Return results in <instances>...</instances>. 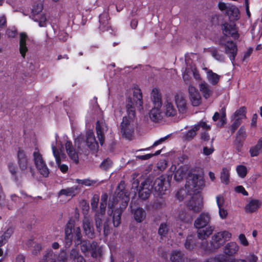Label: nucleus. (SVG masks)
I'll list each match as a JSON object with an SVG mask.
<instances>
[{
	"instance_id": "nucleus-6",
	"label": "nucleus",
	"mask_w": 262,
	"mask_h": 262,
	"mask_svg": "<svg viewBox=\"0 0 262 262\" xmlns=\"http://www.w3.org/2000/svg\"><path fill=\"white\" fill-rule=\"evenodd\" d=\"M220 45L224 47L225 53L228 55L233 65L237 54V47L232 41H226L224 37L220 40Z\"/></svg>"
},
{
	"instance_id": "nucleus-35",
	"label": "nucleus",
	"mask_w": 262,
	"mask_h": 262,
	"mask_svg": "<svg viewBox=\"0 0 262 262\" xmlns=\"http://www.w3.org/2000/svg\"><path fill=\"white\" fill-rule=\"evenodd\" d=\"M78 189V186H73L66 189H62L59 192L58 195H65L66 196L73 197L76 195Z\"/></svg>"
},
{
	"instance_id": "nucleus-53",
	"label": "nucleus",
	"mask_w": 262,
	"mask_h": 262,
	"mask_svg": "<svg viewBox=\"0 0 262 262\" xmlns=\"http://www.w3.org/2000/svg\"><path fill=\"white\" fill-rule=\"evenodd\" d=\"M213 142V139H211L210 141V146L208 147L207 146H204L203 148V154L205 156H209L212 154L214 151V149L212 146V144Z\"/></svg>"
},
{
	"instance_id": "nucleus-3",
	"label": "nucleus",
	"mask_w": 262,
	"mask_h": 262,
	"mask_svg": "<svg viewBox=\"0 0 262 262\" xmlns=\"http://www.w3.org/2000/svg\"><path fill=\"white\" fill-rule=\"evenodd\" d=\"M33 160L39 173L45 178L48 177L50 173L49 169L43 158L42 154L37 148H36L33 153Z\"/></svg>"
},
{
	"instance_id": "nucleus-18",
	"label": "nucleus",
	"mask_w": 262,
	"mask_h": 262,
	"mask_svg": "<svg viewBox=\"0 0 262 262\" xmlns=\"http://www.w3.org/2000/svg\"><path fill=\"white\" fill-rule=\"evenodd\" d=\"M165 179L163 176L156 179L152 186L155 191L158 193L159 195H162L166 190V186L165 185Z\"/></svg>"
},
{
	"instance_id": "nucleus-61",
	"label": "nucleus",
	"mask_w": 262,
	"mask_h": 262,
	"mask_svg": "<svg viewBox=\"0 0 262 262\" xmlns=\"http://www.w3.org/2000/svg\"><path fill=\"white\" fill-rule=\"evenodd\" d=\"M230 4H227L224 2H219L218 4V7L219 9L222 11H225V14L228 10V8L231 6Z\"/></svg>"
},
{
	"instance_id": "nucleus-55",
	"label": "nucleus",
	"mask_w": 262,
	"mask_h": 262,
	"mask_svg": "<svg viewBox=\"0 0 262 262\" xmlns=\"http://www.w3.org/2000/svg\"><path fill=\"white\" fill-rule=\"evenodd\" d=\"M52 149L53 155L56 160V163L57 164H59V163L61 162V159H60V155H59V152L57 148L53 144L52 145Z\"/></svg>"
},
{
	"instance_id": "nucleus-9",
	"label": "nucleus",
	"mask_w": 262,
	"mask_h": 262,
	"mask_svg": "<svg viewBox=\"0 0 262 262\" xmlns=\"http://www.w3.org/2000/svg\"><path fill=\"white\" fill-rule=\"evenodd\" d=\"M26 32H20L19 34V51L23 58H25L26 54L28 51L29 43L33 42Z\"/></svg>"
},
{
	"instance_id": "nucleus-62",
	"label": "nucleus",
	"mask_w": 262,
	"mask_h": 262,
	"mask_svg": "<svg viewBox=\"0 0 262 262\" xmlns=\"http://www.w3.org/2000/svg\"><path fill=\"white\" fill-rule=\"evenodd\" d=\"M219 214L221 219H225L228 215V211L224 207L219 208Z\"/></svg>"
},
{
	"instance_id": "nucleus-40",
	"label": "nucleus",
	"mask_w": 262,
	"mask_h": 262,
	"mask_svg": "<svg viewBox=\"0 0 262 262\" xmlns=\"http://www.w3.org/2000/svg\"><path fill=\"white\" fill-rule=\"evenodd\" d=\"M74 241L76 245H79L81 243L82 234L81 233V229L80 227H76L74 229L73 231Z\"/></svg>"
},
{
	"instance_id": "nucleus-15",
	"label": "nucleus",
	"mask_w": 262,
	"mask_h": 262,
	"mask_svg": "<svg viewBox=\"0 0 262 262\" xmlns=\"http://www.w3.org/2000/svg\"><path fill=\"white\" fill-rule=\"evenodd\" d=\"M152 185L149 180H145L142 182L139 189V196L142 200L147 199L150 195Z\"/></svg>"
},
{
	"instance_id": "nucleus-43",
	"label": "nucleus",
	"mask_w": 262,
	"mask_h": 262,
	"mask_svg": "<svg viewBox=\"0 0 262 262\" xmlns=\"http://www.w3.org/2000/svg\"><path fill=\"white\" fill-rule=\"evenodd\" d=\"M195 245V238L192 235L188 236L186 240L184 246L186 249L191 250L193 249Z\"/></svg>"
},
{
	"instance_id": "nucleus-34",
	"label": "nucleus",
	"mask_w": 262,
	"mask_h": 262,
	"mask_svg": "<svg viewBox=\"0 0 262 262\" xmlns=\"http://www.w3.org/2000/svg\"><path fill=\"white\" fill-rule=\"evenodd\" d=\"M239 13L238 8L234 6L231 5L225 14L227 15L231 21H232L238 19Z\"/></svg>"
},
{
	"instance_id": "nucleus-60",
	"label": "nucleus",
	"mask_w": 262,
	"mask_h": 262,
	"mask_svg": "<svg viewBox=\"0 0 262 262\" xmlns=\"http://www.w3.org/2000/svg\"><path fill=\"white\" fill-rule=\"evenodd\" d=\"M81 255L79 254L77 249L73 248L70 251V258L73 260H76Z\"/></svg>"
},
{
	"instance_id": "nucleus-44",
	"label": "nucleus",
	"mask_w": 262,
	"mask_h": 262,
	"mask_svg": "<svg viewBox=\"0 0 262 262\" xmlns=\"http://www.w3.org/2000/svg\"><path fill=\"white\" fill-rule=\"evenodd\" d=\"M33 19L34 21L38 22L39 27H45L46 26L47 18L43 13L39 14L38 16H35Z\"/></svg>"
},
{
	"instance_id": "nucleus-41",
	"label": "nucleus",
	"mask_w": 262,
	"mask_h": 262,
	"mask_svg": "<svg viewBox=\"0 0 262 262\" xmlns=\"http://www.w3.org/2000/svg\"><path fill=\"white\" fill-rule=\"evenodd\" d=\"M246 138L247 133L246 129L244 126H242L239 128L236 134L235 140L244 142Z\"/></svg>"
},
{
	"instance_id": "nucleus-31",
	"label": "nucleus",
	"mask_w": 262,
	"mask_h": 262,
	"mask_svg": "<svg viewBox=\"0 0 262 262\" xmlns=\"http://www.w3.org/2000/svg\"><path fill=\"white\" fill-rule=\"evenodd\" d=\"M151 99L154 106L161 107V96L158 90L156 88L154 89L151 93Z\"/></svg>"
},
{
	"instance_id": "nucleus-48",
	"label": "nucleus",
	"mask_w": 262,
	"mask_h": 262,
	"mask_svg": "<svg viewBox=\"0 0 262 262\" xmlns=\"http://www.w3.org/2000/svg\"><path fill=\"white\" fill-rule=\"evenodd\" d=\"M236 172L238 176L242 178H244L247 173V169L245 166L238 165L236 168Z\"/></svg>"
},
{
	"instance_id": "nucleus-16",
	"label": "nucleus",
	"mask_w": 262,
	"mask_h": 262,
	"mask_svg": "<svg viewBox=\"0 0 262 262\" xmlns=\"http://www.w3.org/2000/svg\"><path fill=\"white\" fill-rule=\"evenodd\" d=\"M190 100L193 106H199L201 103V97L198 90L193 86L190 85L188 88Z\"/></svg>"
},
{
	"instance_id": "nucleus-52",
	"label": "nucleus",
	"mask_w": 262,
	"mask_h": 262,
	"mask_svg": "<svg viewBox=\"0 0 262 262\" xmlns=\"http://www.w3.org/2000/svg\"><path fill=\"white\" fill-rule=\"evenodd\" d=\"M186 172L182 168H179L175 172L174 178L177 181H181L185 177Z\"/></svg>"
},
{
	"instance_id": "nucleus-54",
	"label": "nucleus",
	"mask_w": 262,
	"mask_h": 262,
	"mask_svg": "<svg viewBox=\"0 0 262 262\" xmlns=\"http://www.w3.org/2000/svg\"><path fill=\"white\" fill-rule=\"evenodd\" d=\"M220 116L221 120L220 123L217 125L223 126L226 123V108L223 107L220 110Z\"/></svg>"
},
{
	"instance_id": "nucleus-27",
	"label": "nucleus",
	"mask_w": 262,
	"mask_h": 262,
	"mask_svg": "<svg viewBox=\"0 0 262 262\" xmlns=\"http://www.w3.org/2000/svg\"><path fill=\"white\" fill-rule=\"evenodd\" d=\"M74 221L70 220L67 224L65 227V238L67 242L71 243L72 241V234L74 230Z\"/></svg>"
},
{
	"instance_id": "nucleus-21",
	"label": "nucleus",
	"mask_w": 262,
	"mask_h": 262,
	"mask_svg": "<svg viewBox=\"0 0 262 262\" xmlns=\"http://www.w3.org/2000/svg\"><path fill=\"white\" fill-rule=\"evenodd\" d=\"M83 229L85 234L90 238L94 236V229L92 222L88 217H85L83 220Z\"/></svg>"
},
{
	"instance_id": "nucleus-63",
	"label": "nucleus",
	"mask_w": 262,
	"mask_h": 262,
	"mask_svg": "<svg viewBox=\"0 0 262 262\" xmlns=\"http://www.w3.org/2000/svg\"><path fill=\"white\" fill-rule=\"evenodd\" d=\"M218 262H233V258H230L224 255H217Z\"/></svg>"
},
{
	"instance_id": "nucleus-30",
	"label": "nucleus",
	"mask_w": 262,
	"mask_h": 262,
	"mask_svg": "<svg viewBox=\"0 0 262 262\" xmlns=\"http://www.w3.org/2000/svg\"><path fill=\"white\" fill-rule=\"evenodd\" d=\"M206 71V77L208 81L213 85L217 84L220 80V76L215 73H214L211 70H208L207 68L204 69Z\"/></svg>"
},
{
	"instance_id": "nucleus-57",
	"label": "nucleus",
	"mask_w": 262,
	"mask_h": 262,
	"mask_svg": "<svg viewBox=\"0 0 262 262\" xmlns=\"http://www.w3.org/2000/svg\"><path fill=\"white\" fill-rule=\"evenodd\" d=\"M261 150V149L259 147L255 145L250 148L249 152L251 157H256L259 154Z\"/></svg>"
},
{
	"instance_id": "nucleus-49",
	"label": "nucleus",
	"mask_w": 262,
	"mask_h": 262,
	"mask_svg": "<svg viewBox=\"0 0 262 262\" xmlns=\"http://www.w3.org/2000/svg\"><path fill=\"white\" fill-rule=\"evenodd\" d=\"M212 56L217 60L223 62L225 61V57L224 55L219 53L217 50L213 49L210 51Z\"/></svg>"
},
{
	"instance_id": "nucleus-10",
	"label": "nucleus",
	"mask_w": 262,
	"mask_h": 262,
	"mask_svg": "<svg viewBox=\"0 0 262 262\" xmlns=\"http://www.w3.org/2000/svg\"><path fill=\"white\" fill-rule=\"evenodd\" d=\"M48 260L50 262H67V255L64 250H61L60 253L57 254L54 252L52 250L49 249L47 250L44 255Z\"/></svg>"
},
{
	"instance_id": "nucleus-59",
	"label": "nucleus",
	"mask_w": 262,
	"mask_h": 262,
	"mask_svg": "<svg viewBox=\"0 0 262 262\" xmlns=\"http://www.w3.org/2000/svg\"><path fill=\"white\" fill-rule=\"evenodd\" d=\"M81 245V250L82 252L84 253L90 250V244L89 242L86 241H82L80 243Z\"/></svg>"
},
{
	"instance_id": "nucleus-23",
	"label": "nucleus",
	"mask_w": 262,
	"mask_h": 262,
	"mask_svg": "<svg viewBox=\"0 0 262 262\" xmlns=\"http://www.w3.org/2000/svg\"><path fill=\"white\" fill-rule=\"evenodd\" d=\"M65 147L67 152L70 159L75 163H78L79 161L78 154L73 147L72 142L67 141L65 144Z\"/></svg>"
},
{
	"instance_id": "nucleus-29",
	"label": "nucleus",
	"mask_w": 262,
	"mask_h": 262,
	"mask_svg": "<svg viewBox=\"0 0 262 262\" xmlns=\"http://www.w3.org/2000/svg\"><path fill=\"white\" fill-rule=\"evenodd\" d=\"M161 107L154 106L151 110L149 113V117L152 121L157 122L162 119L163 116Z\"/></svg>"
},
{
	"instance_id": "nucleus-51",
	"label": "nucleus",
	"mask_w": 262,
	"mask_h": 262,
	"mask_svg": "<svg viewBox=\"0 0 262 262\" xmlns=\"http://www.w3.org/2000/svg\"><path fill=\"white\" fill-rule=\"evenodd\" d=\"M204 131L202 132L200 134V139L202 142H208L210 140V135L208 133V131L211 128H202Z\"/></svg>"
},
{
	"instance_id": "nucleus-45",
	"label": "nucleus",
	"mask_w": 262,
	"mask_h": 262,
	"mask_svg": "<svg viewBox=\"0 0 262 262\" xmlns=\"http://www.w3.org/2000/svg\"><path fill=\"white\" fill-rule=\"evenodd\" d=\"M43 9V5L41 3L35 4L32 9V15L33 17L42 14V10Z\"/></svg>"
},
{
	"instance_id": "nucleus-4",
	"label": "nucleus",
	"mask_w": 262,
	"mask_h": 262,
	"mask_svg": "<svg viewBox=\"0 0 262 262\" xmlns=\"http://www.w3.org/2000/svg\"><path fill=\"white\" fill-rule=\"evenodd\" d=\"M17 160L19 168L23 173H26L29 171L32 176H34V169L30 164L29 159L23 149L19 148L18 150Z\"/></svg>"
},
{
	"instance_id": "nucleus-33",
	"label": "nucleus",
	"mask_w": 262,
	"mask_h": 262,
	"mask_svg": "<svg viewBox=\"0 0 262 262\" xmlns=\"http://www.w3.org/2000/svg\"><path fill=\"white\" fill-rule=\"evenodd\" d=\"M199 89L202 95L206 99L210 97L212 95V91L208 83L203 81L199 84Z\"/></svg>"
},
{
	"instance_id": "nucleus-50",
	"label": "nucleus",
	"mask_w": 262,
	"mask_h": 262,
	"mask_svg": "<svg viewBox=\"0 0 262 262\" xmlns=\"http://www.w3.org/2000/svg\"><path fill=\"white\" fill-rule=\"evenodd\" d=\"M178 218L182 221L184 222H189L192 220L191 216L187 214L185 211H182L180 212Z\"/></svg>"
},
{
	"instance_id": "nucleus-13",
	"label": "nucleus",
	"mask_w": 262,
	"mask_h": 262,
	"mask_svg": "<svg viewBox=\"0 0 262 262\" xmlns=\"http://www.w3.org/2000/svg\"><path fill=\"white\" fill-rule=\"evenodd\" d=\"M202 206V198L199 193H196L192 196L191 199L187 204L188 208L195 212L200 211Z\"/></svg>"
},
{
	"instance_id": "nucleus-58",
	"label": "nucleus",
	"mask_w": 262,
	"mask_h": 262,
	"mask_svg": "<svg viewBox=\"0 0 262 262\" xmlns=\"http://www.w3.org/2000/svg\"><path fill=\"white\" fill-rule=\"evenodd\" d=\"M112 165V161L108 159L104 160L100 164V167L101 169L104 170H107L109 169Z\"/></svg>"
},
{
	"instance_id": "nucleus-42",
	"label": "nucleus",
	"mask_w": 262,
	"mask_h": 262,
	"mask_svg": "<svg viewBox=\"0 0 262 262\" xmlns=\"http://www.w3.org/2000/svg\"><path fill=\"white\" fill-rule=\"evenodd\" d=\"M230 170L227 168H223L221 173V180L223 183L227 184L229 182Z\"/></svg>"
},
{
	"instance_id": "nucleus-37",
	"label": "nucleus",
	"mask_w": 262,
	"mask_h": 262,
	"mask_svg": "<svg viewBox=\"0 0 262 262\" xmlns=\"http://www.w3.org/2000/svg\"><path fill=\"white\" fill-rule=\"evenodd\" d=\"M169 229V224L167 223H162L159 226L158 234L161 237H165L167 235Z\"/></svg>"
},
{
	"instance_id": "nucleus-5",
	"label": "nucleus",
	"mask_w": 262,
	"mask_h": 262,
	"mask_svg": "<svg viewBox=\"0 0 262 262\" xmlns=\"http://www.w3.org/2000/svg\"><path fill=\"white\" fill-rule=\"evenodd\" d=\"M231 233L227 231L219 232L213 235L210 241L211 250L215 251L218 249L231 238Z\"/></svg>"
},
{
	"instance_id": "nucleus-24",
	"label": "nucleus",
	"mask_w": 262,
	"mask_h": 262,
	"mask_svg": "<svg viewBox=\"0 0 262 262\" xmlns=\"http://www.w3.org/2000/svg\"><path fill=\"white\" fill-rule=\"evenodd\" d=\"M261 203L258 200H251L245 206V210L247 213H252L256 211L261 206Z\"/></svg>"
},
{
	"instance_id": "nucleus-17",
	"label": "nucleus",
	"mask_w": 262,
	"mask_h": 262,
	"mask_svg": "<svg viewBox=\"0 0 262 262\" xmlns=\"http://www.w3.org/2000/svg\"><path fill=\"white\" fill-rule=\"evenodd\" d=\"M211 217L207 212L202 213L194 221V225L196 228L205 227L210 222Z\"/></svg>"
},
{
	"instance_id": "nucleus-28",
	"label": "nucleus",
	"mask_w": 262,
	"mask_h": 262,
	"mask_svg": "<svg viewBox=\"0 0 262 262\" xmlns=\"http://www.w3.org/2000/svg\"><path fill=\"white\" fill-rule=\"evenodd\" d=\"M109 16L107 13L104 12L99 15V29L102 31L107 30L110 28Z\"/></svg>"
},
{
	"instance_id": "nucleus-25",
	"label": "nucleus",
	"mask_w": 262,
	"mask_h": 262,
	"mask_svg": "<svg viewBox=\"0 0 262 262\" xmlns=\"http://www.w3.org/2000/svg\"><path fill=\"white\" fill-rule=\"evenodd\" d=\"M239 250V246L234 242H230L226 244L224 249V252L228 256H233Z\"/></svg>"
},
{
	"instance_id": "nucleus-38",
	"label": "nucleus",
	"mask_w": 262,
	"mask_h": 262,
	"mask_svg": "<svg viewBox=\"0 0 262 262\" xmlns=\"http://www.w3.org/2000/svg\"><path fill=\"white\" fill-rule=\"evenodd\" d=\"M13 232V228L9 227L0 237V246L5 244Z\"/></svg>"
},
{
	"instance_id": "nucleus-22",
	"label": "nucleus",
	"mask_w": 262,
	"mask_h": 262,
	"mask_svg": "<svg viewBox=\"0 0 262 262\" xmlns=\"http://www.w3.org/2000/svg\"><path fill=\"white\" fill-rule=\"evenodd\" d=\"M197 229L198 237L200 239L204 240L207 239L212 233L214 228L209 226L206 227L205 228L204 227H201Z\"/></svg>"
},
{
	"instance_id": "nucleus-32",
	"label": "nucleus",
	"mask_w": 262,
	"mask_h": 262,
	"mask_svg": "<svg viewBox=\"0 0 262 262\" xmlns=\"http://www.w3.org/2000/svg\"><path fill=\"white\" fill-rule=\"evenodd\" d=\"M134 217L136 222L141 223L146 218V213L145 211L141 207L137 208L134 211Z\"/></svg>"
},
{
	"instance_id": "nucleus-14",
	"label": "nucleus",
	"mask_w": 262,
	"mask_h": 262,
	"mask_svg": "<svg viewBox=\"0 0 262 262\" xmlns=\"http://www.w3.org/2000/svg\"><path fill=\"white\" fill-rule=\"evenodd\" d=\"M96 129L98 139L100 145L102 146L105 141V134L108 129L107 126L103 121H98L96 125Z\"/></svg>"
},
{
	"instance_id": "nucleus-19",
	"label": "nucleus",
	"mask_w": 262,
	"mask_h": 262,
	"mask_svg": "<svg viewBox=\"0 0 262 262\" xmlns=\"http://www.w3.org/2000/svg\"><path fill=\"white\" fill-rule=\"evenodd\" d=\"M133 101L131 98H128L127 100V103H128V100L130 99L132 103L129 102L130 104H133V106L135 108V105L137 107H141L142 105V95L141 90L139 89H135L133 92ZM135 110V109L134 108Z\"/></svg>"
},
{
	"instance_id": "nucleus-11",
	"label": "nucleus",
	"mask_w": 262,
	"mask_h": 262,
	"mask_svg": "<svg viewBox=\"0 0 262 262\" xmlns=\"http://www.w3.org/2000/svg\"><path fill=\"white\" fill-rule=\"evenodd\" d=\"M222 30L223 34L226 36L231 37L234 39L238 38L239 35L236 26L233 21L224 23L222 25Z\"/></svg>"
},
{
	"instance_id": "nucleus-2",
	"label": "nucleus",
	"mask_w": 262,
	"mask_h": 262,
	"mask_svg": "<svg viewBox=\"0 0 262 262\" xmlns=\"http://www.w3.org/2000/svg\"><path fill=\"white\" fill-rule=\"evenodd\" d=\"M132 101L129 99L126 105L127 116L124 117L120 125V130L122 136L128 139H130L136 127V122L135 120V110L133 106Z\"/></svg>"
},
{
	"instance_id": "nucleus-56",
	"label": "nucleus",
	"mask_w": 262,
	"mask_h": 262,
	"mask_svg": "<svg viewBox=\"0 0 262 262\" xmlns=\"http://www.w3.org/2000/svg\"><path fill=\"white\" fill-rule=\"evenodd\" d=\"M103 214H98L96 218H95V224H96V227L97 229V230L99 231V232H100L101 231V227L102 226V215Z\"/></svg>"
},
{
	"instance_id": "nucleus-1",
	"label": "nucleus",
	"mask_w": 262,
	"mask_h": 262,
	"mask_svg": "<svg viewBox=\"0 0 262 262\" xmlns=\"http://www.w3.org/2000/svg\"><path fill=\"white\" fill-rule=\"evenodd\" d=\"M129 199L127 195L122 190L115 194L110 200L108 208L111 209V214L116 208L113 216V224L115 227H118L121 223V215L123 210L128 205Z\"/></svg>"
},
{
	"instance_id": "nucleus-20",
	"label": "nucleus",
	"mask_w": 262,
	"mask_h": 262,
	"mask_svg": "<svg viewBox=\"0 0 262 262\" xmlns=\"http://www.w3.org/2000/svg\"><path fill=\"white\" fill-rule=\"evenodd\" d=\"M86 143L87 146L91 150H96L98 149V145L96 141L95 137L93 132L89 130L86 133Z\"/></svg>"
},
{
	"instance_id": "nucleus-64",
	"label": "nucleus",
	"mask_w": 262,
	"mask_h": 262,
	"mask_svg": "<svg viewBox=\"0 0 262 262\" xmlns=\"http://www.w3.org/2000/svg\"><path fill=\"white\" fill-rule=\"evenodd\" d=\"M245 260L247 262H257L258 257L253 253H250L247 256Z\"/></svg>"
},
{
	"instance_id": "nucleus-46",
	"label": "nucleus",
	"mask_w": 262,
	"mask_h": 262,
	"mask_svg": "<svg viewBox=\"0 0 262 262\" xmlns=\"http://www.w3.org/2000/svg\"><path fill=\"white\" fill-rule=\"evenodd\" d=\"M8 168L9 170V171L11 174L12 176L14 178L15 180H17V167L15 164L13 162H9L8 164Z\"/></svg>"
},
{
	"instance_id": "nucleus-47",
	"label": "nucleus",
	"mask_w": 262,
	"mask_h": 262,
	"mask_svg": "<svg viewBox=\"0 0 262 262\" xmlns=\"http://www.w3.org/2000/svg\"><path fill=\"white\" fill-rule=\"evenodd\" d=\"M76 183L79 184L83 185L85 186H91L96 183L97 181L94 180H91L90 179H77L75 180Z\"/></svg>"
},
{
	"instance_id": "nucleus-7",
	"label": "nucleus",
	"mask_w": 262,
	"mask_h": 262,
	"mask_svg": "<svg viewBox=\"0 0 262 262\" xmlns=\"http://www.w3.org/2000/svg\"><path fill=\"white\" fill-rule=\"evenodd\" d=\"M247 109L245 106H242L237 110L231 117L232 124L231 126L232 133H234L236 128L241 125L242 120L246 119Z\"/></svg>"
},
{
	"instance_id": "nucleus-12",
	"label": "nucleus",
	"mask_w": 262,
	"mask_h": 262,
	"mask_svg": "<svg viewBox=\"0 0 262 262\" xmlns=\"http://www.w3.org/2000/svg\"><path fill=\"white\" fill-rule=\"evenodd\" d=\"M189 177L191 179H189L187 181L189 189H194V191H196L201 189L204 186L205 182L201 176L193 174Z\"/></svg>"
},
{
	"instance_id": "nucleus-39",
	"label": "nucleus",
	"mask_w": 262,
	"mask_h": 262,
	"mask_svg": "<svg viewBox=\"0 0 262 262\" xmlns=\"http://www.w3.org/2000/svg\"><path fill=\"white\" fill-rule=\"evenodd\" d=\"M183 254L180 251H173L170 257L172 262H182Z\"/></svg>"
},
{
	"instance_id": "nucleus-36",
	"label": "nucleus",
	"mask_w": 262,
	"mask_h": 262,
	"mask_svg": "<svg viewBox=\"0 0 262 262\" xmlns=\"http://www.w3.org/2000/svg\"><path fill=\"white\" fill-rule=\"evenodd\" d=\"M165 113L167 116H174L177 114V110L174 108L172 104L166 101L164 106Z\"/></svg>"
},
{
	"instance_id": "nucleus-8",
	"label": "nucleus",
	"mask_w": 262,
	"mask_h": 262,
	"mask_svg": "<svg viewBox=\"0 0 262 262\" xmlns=\"http://www.w3.org/2000/svg\"><path fill=\"white\" fill-rule=\"evenodd\" d=\"M200 128L209 129L211 128V126L207 124L205 121L201 120L184 134L183 139L186 141H191L196 136V132Z\"/></svg>"
},
{
	"instance_id": "nucleus-26",
	"label": "nucleus",
	"mask_w": 262,
	"mask_h": 262,
	"mask_svg": "<svg viewBox=\"0 0 262 262\" xmlns=\"http://www.w3.org/2000/svg\"><path fill=\"white\" fill-rule=\"evenodd\" d=\"M176 103L179 112L183 114L187 110L186 102L185 98L181 95H177L175 97Z\"/></svg>"
}]
</instances>
